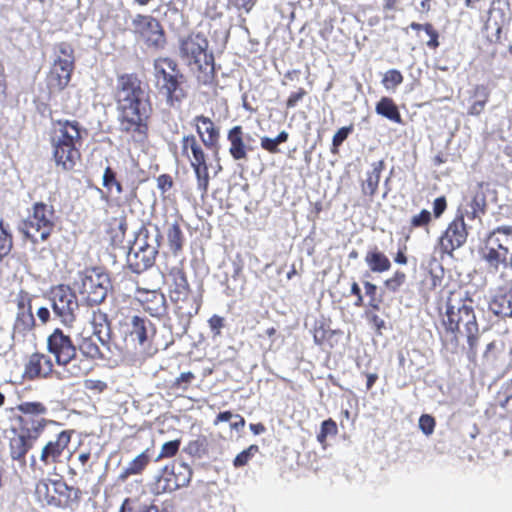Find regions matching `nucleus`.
Returning <instances> with one entry per match:
<instances>
[{
	"instance_id": "nucleus-1",
	"label": "nucleus",
	"mask_w": 512,
	"mask_h": 512,
	"mask_svg": "<svg viewBox=\"0 0 512 512\" xmlns=\"http://www.w3.org/2000/svg\"><path fill=\"white\" fill-rule=\"evenodd\" d=\"M115 99L120 132L130 136L136 144L145 143L149 137L153 106L136 73L118 75Z\"/></svg>"
},
{
	"instance_id": "nucleus-2",
	"label": "nucleus",
	"mask_w": 512,
	"mask_h": 512,
	"mask_svg": "<svg viewBox=\"0 0 512 512\" xmlns=\"http://www.w3.org/2000/svg\"><path fill=\"white\" fill-rule=\"evenodd\" d=\"M15 410L17 427L11 429L9 455L12 460L26 464V455L34 447L46 427L51 422L46 419L47 406L40 401H24Z\"/></svg>"
},
{
	"instance_id": "nucleus-3",
	"label": "nucleus",
	"mask_w": 512,
	"mask_h": 512,
	"mask_svg": "<svg viewBox=\"0 0 512 512\" xmlns=\"http://www.w3.org/2000/svg\"><path fill=\"white\" fill-rule=\"evenodd\" d=\"M86 135L87 129L78 120L52 121L49 142L57 169L71 172L81 163V149Z\"/></svg>"
},
{
	"instance_id": "nucleus-4",
	"label": "nucleus",
	"mask_w": 512,
	"mask_h": 512,
	"mask_svg": "<svg viewBox=\"0 0 512 512\" xmlns=\"http://www.w3.org/2000/svg\"><path fill=\"white\" fill-rule=\"evenodd\" d=\"M47 351L54 357L60 368L57 379L68 380L86 376L93 369L92 363L77 356V346L70 335L60 328H55L47 337Z\"/></svg>"
},
{
	"instance_id": "nucleus-5",
	"label": "nucleus",
	"mask_w": 512,
	"mask_h": 512,
	"mask_svg": "<svg viewBox=\"0 0 512 512\" xmlns=\"http://www.w3.org/2000/svg\"><path fill=\"white\" fill-rule=\"evenodd\" d=\"M442 324L446 336L450 337L452 344L457 345L460 326L463 325L469 348L474 350L478 344L479 327L476 321L474 309L461 293L450 292L446 301V310L442 316Z\"/></svg>"
},
{
	"instance_id": "nucleus-6",
	"label": "nucleus",
	"mask_w": 512,
	"mask_h": 512,
	"mask_svg": "<svg viewBox=\"0 0 512 512\" xmlns=\"http://www.w3.org/2000/svg\"><path fill=\"white\" fill-rule=\"evenodd\" d=\"M179 55L192 69L197 81L211 85L215 81L214 55L209 51V41L202 32L191 31L178 40Z\"/></svg>"
},
{
	"instance_id": "nucleus-7",
	"label": "nucleus",
	"mask_w": 512,
	"mask_h": 512,
	"mask_svg": "<svg viewBox=\"0 0 512 512\" xmlns=\"http://www.w3.org/2000/svg\"><path fill=\"white\" fill-rule=\"evenodd\" d=\"M186 77L176 60L170 57H158L153 61V85L157 94L169 108H180L188 97L185 88Z\"/></svg>"
},
{
	"instance_id": "nucleus-8",
	"label": "nucleus",
	"mask_w": 512,
	"mask_h": 512,
	"mask_svg": "<svg viewBox=\"0 0 512 512\" xmlns=\"http://www.w3.org/2000/svg\"><path fill=\"white\" fill-rule=\"evenodd\" d=\"M478 252L490 273L512 270V227L498 226L487 233Z\"/></svg>"
},
{
	"instance_id": "nucleus-9",
	"label": "nucleus",
	"mask_w": 512,
	"mask_h": 512,
	"mask_svg": "<svg viewBox=\"0 0 512 512\" xmlns=\"http://www.w3.org/2000/svg\"><path fill=\"white\" fill-rule=\"evenodd\" d=\"M35 496L43 505L62 510L78 508L83 497L79 487L68 485L62 478H43L35 486Z\"/></svg>"
},
{
	"instance_id": "nucleus-10",
	"label": "nucleus",
	"mask_w": 512,
	"mask_h": 512,
	"mask_svg": "<svg viewBox=\"0 0 512 512\" xmlns=\"http://www.w3.org/2000/svg\"><path fill=\"white\" fill-rule=\"evenodd\" d=\"M75 69V56L72 45L60 42L54 46L53 61L46 76L50 93H59L68 87Z\"/></svg>"
},
{
	"instance_id": "nucleus-11",
	"label": "nucleus",
	"mask_w": 512,
	"mask_h": 512,
	"mask_svg": "<svg viewBox=\"0 0 512 512\" xmlns=\"http://www.w3.org/2000/svg\"><path fill=\"white\" fill-rule=\"evenodd\" d=\"M55 210L44 202L33 204L20 226L21 233L33 243L46 241L55 228Z\"/></svg>"
},
{
	"instance_id": "nucleus-12",
	"label": "nucleus",
	"mask_w": 512,
	"mask_h": 512,
	"mask_svg": "<svg viewBox=\"0 0 512 512\" xmlns=\"http://www.w3.org/2000/svg\"><path fill=\"white\" fill-rule=\"evenodd\" d=\"M204 146L194 134H186L180 140L181 157L187 160L194 171L197 189L202 195L207 194L209 188V167Z\"/></svg>"
},
{
	"instance_id": "nucleus-13",
	"label": "nucleus",
	"mask_w": 512,
	"mask_h": 512,
	"mask_svg": "<svg viewBox=\"0 0 512 512\" xmlns=\"http://www.w3.org/2000/svg\"><path fill=\"white\" fill-rule=\"evenodd\" d=\"M49 302L56 319L67 328H72L79 310V302L73 289L59 284L50 289Z\"/></svg>"
},
{
	"instance_id": "nucleus-14",
	"label": "nucleus",
	"mask_w": 512,
	"mask_h": 512,
	"mask_svg": "<svg viewBox=\"0 0 512 512\" xmlns=\"http://www.w3.org/2000/svg\"><path fill=\"white\" fill-rule=\"evenodd\" d=\"M131 32L150 49L162 50L167 44L161 22L150 14H136L131 21Z\"/></svg>"
},
{
	"instance_id": "nucleus-15",
	"label": "nucleus",
	"mask_w": 512,
	"mask_h": 512,
	"mask_svg": "<svg viewBox=\"0 0 512 512\" xmlns=\"http://www.w3.org/2000/svg\"><path fill=\"white\" fill-rule=\"evenodd\" d=\"M192 474V469L185 463L177 466L175 464L165 465L152 484V492L159 495L186 487L192 479Z\"/></svg>"
},
{
	"instance_id": "nucleus-16",
	"label": "nucleus",
	"mask_w": 512,
	"mask_h": 512,
	"mask_svg": "<svg viewBox=\"0 0 512 512\" xmlns=\"http://www.w3.org/2000/svg\"><path fill=\"white\" fill-rule=\"evenodd\" d=\"M109 287L110 279L107 274L91 270L81 276L78 290L83 302L93 307L105 301Z\"/></svg>"
},
{
	"instance_id": "nucleus-17",
	"label": "nucleus",
	"mask_w": 512,
	"mask_h": 512,
	"mask_svg": "<svg viewBox=\"0 0 512 512\" xmlns=\"http://www.w3.org/2000/svg\"><path fill=\"white\" fill-rule=\"evenodd\" d=\"M467 237L468 231L464 215H457L438 238L437 249L441 257L444 255L452 257L453 252L466 243Z\"/></svg>"
},
{
	"instance_id": "nucleus-18",
	"label": "nucleus",
	"mask_w": 512,
	"mask_h": 512,
	"mask_svg": "<svg viewBox=\"0 0 512 512\" xmlns=\"http://www.w3.org/2000/svg\"><path fill=\"white\" fill-rule=\"evenodd\" d=\"M74 430H62L54 439L47 441L40 452V461L46 466L56 468L63 463L65 454L68 452Z\"/></svg>"
},
{
	"instance_id": "nucleus-19",
	"label": "nucleus",
	"mask_w": 512,
	"mask_h": 512,
	"mask_svg": "<svg viewBox=\"0 0 512 512\" xmlns=\"http://www.w3.org/2000/svg\"><path fill=\"white\" fill-rule=\"evenodd\" d=\"M191 124L202 145L217 156L220 150V127L210 117L203 114L194 116Z\"/></svg>"
},
{
	"instance_id": "nucleus-20",
	"label": "nucleus",
	"mask_w": 512,
	"mask_h": 512,
	"mask_svg": "<svg viewBox=\"0 0 512 512\" xmlns=\"http://www.w3.org/2000/svg\"><path fill=\"white\" fill-rule=\"evenodd\" d=\"M169 299L176 316L185 322H190L199 313L203 303L202 293L195 292L192 288L185 290V292L174 293Z\"/></svg>"
},
{
	"instance_id": "nucleus-21",
	"label": "nucleus",
	"mask_w": 512,
	"mask_h": 512,
	"mask_svg": "<svg viewBox=\"0 0 512 512\" xmlns=\"http://www.w3.org/2000/svg\"><path fill=\"white\" fill-rule=\"evenodd\" d=\"M60 370L54 369L52 358L42 352L32 353L24 364L23 378L29 381L38 379H49L56 376V372Z\"/></svg>"
},
{
	"instance_id": "nucleus-22",
	"label": "nucleus",
	"mask_w": 512,
	"mask_h": 512,
	"mask_svg": "<svg viewBox=\"0 0 512 512\" xmlns=\"http://www.w3.org/2000/svg\"><path fill=\"white\" fill-rule=\"evenodd\" d=\"M125 326L127 327L126 338L130 339L133 343H138L144 349L150 348L151 340L155 333L154 325L151 321L134 315Z\"/></svg>"
},
{
	"instance_id": "nucleus-23",
	"label": "nucleus",
	"mask_w": 512,
	"mask_h": 512,
	"mask_svg": "<svg viewBox=\"0 0 512 512\" xmlns=\"http://www.w3.org/2000/svg\"><path fill=\"white\" fill-rule=\"evenodd\" d=\"M163 277L167 286L168 297L191 288L183 260L174 266H166Z\"/></svg>"
},
{
	"instance_id": "nucleus-24",
	"label": "nucleus",
	"mask_w": 512,
	"mask_h": 512,
	"mask_svg": "<svg viewBox=\"0 0 512 512\" xmlns=\"http://www.w3.org/2000/svg\"><path fill=\"white\" fill-rule=\"evenodd\" d=\"M156 250L148 244H139L137 239L128 254V262L134 272H141L151 267L155 261Z\"/></svg>"
},
{
	"instance_id": "nucleus-25",
	"label": "nucleus",
	"mask_w": 512,
	"mask_h": 512,
	"mask_svg": "<svg viewBox=\"0 0 512 512\" xmlns=\"http://www.w3.org/2000/svg\"><path fill=\"white\" fill-rule=\"evenodd\" d=\"M135 299L151 316H161L165 311L166 299L163 293L138 287Z\"/></svg>"
},
{
	"instance_id": "nucleus-26",
	"label": "nucleus",
	"mask_w": 512,
	"mask_h": 512,
	"mask_svg": "<svg viewBox=\"0 0 512 512\" xmlns=\"http://www.w3.org/2000/svg\"><path fill=\"white\" fill-rule=\"evenodd\" d=\"M152 461V450L146 448L135 458H133L127 466L120 472L118 480L127 481L131 476L141 475Z\"/></svg>"
},
{
	"instance_id": "nucleus-27",
	"label": "nucleus",
	"mask_w": 512,
	"mask_h": 512,
	"mask_svg": "<svg viewBox=\"0 0 512 512\" xmlns=\"http://www.w3.org/2000/svg\"><path fill=\"white\" fill-rule=\"evenodd\" d=\"M227 140L230 143L229 153L235 161L246 159L248 151L252 150V148L248 147L244 141V132L240 125H236L229 129L227 133Z\"/></svg>"
},
{
	"instance_id": "nucleus-28",
	"label": "nucleus",
	"mask_w": 512,
	"mask_h": 512,
	"mask_svg": "<svg viewBox=\"0 0 512 512\" xmlns=\"http://www.w3.org/2000/svg\"><path fill=\"white\" fill-rule=\"evenodd\" d=\"M90 323L93 328V335L103 345L108 343L110 336V321L108 315L101 309L93 310Z\"/></svg>"
},
{
	"instance_id": "nucleus-29",
	"label": "nucleus",
	"mask_w": 512,
	"mask_h": 512,
	"mask_svg": "<svg viewBox=\"0 0 512 512\" xmlns=\"http://www.w3.org/2000/svg\"><path fill=\"white\" fill-rule=\"evenodd\" d=\"M365 262L369 270L373 273H384L391 268V261L377 246L367 251Z\"/></svg>"
},
{
	"instance_id": "nucleus-30",
	"label": "nucleus",
	"mask_w": 512,
	"mask_h": 512,
	"mask_svg": "<svg viewBox=\"0 0 512 512\" xmlns=\"http://www.w3.org/2000/svg\"><path fill=\"white\" fill-rule=\"evenodd\" d=\"M372 171L367 172L366 179L362 183V192L364 195L373 197L378 190L381 173L385 168L384 160L372 163Z\"/></svg>"
},
{
	"instance_id": "nucleus-31",
	"label": "nucleus",
	"mask_w": 512,
	"mask_h": 512,
	"mask_svg": "<svg viewBox=\"0 0 512 512\" xmlns=\"http://www.w3.org/2000/svg\"><path fill=\"white\" fill-rule=\"evenodd\" d=\"M97 338L92 335L83 337L78 343V349L83 356L81 359H87L89 363L94 360L103 359L104 355L97 343Z\"/></svg>"
},
{
	"instance_id": "nucleus-32",
	"label": "nucleus",
	"mask_w": 512,
	"mask_h": 512,
	"mask_svg": "<svg viewBox=\"0 0 512 512\" xmlns=\"http://www.w3.org/2000/svg\"><path fill=\"white\" fill-rule=\"evenodd\" d=\"M35 327V318L32 310L17 312L13 324V335L24 337Z\"/></svg>"
},
{
	"instance_id": "nucleus-33",
	"label": "nucleus",
	"mask_w": 512,
	"mask_h": 512,
	"mask_svg": "<svg viewBox=\"0 0 512 512\" xmlns=\"http://www.w3.org/2000/svg\"><path fill=\"white\" fill-rule=\"evenodd\" d=\"M469 209L466 210V216L470 220L481 218L486 213V196L481 189V186L474 192L469 203Z\"/></svg>"
},
{
	"instance_id": "nucleus-34",
	"label": "nucleus",
	"mask_w": 512,
	"mask_h": 512,
	"mask_svg": "<svg viewBox=\"0 0 512 512\" xmlns=\"http://www.w3.org/2000/svg\"><path fill=\"white\" fill-rule=\"evenodd\" d=\"M376 113L397 124L402 123L399 109L392 98L382 97L375 107Z\"/></svg>"
},
{
	"instance_id": "nucleus-35",
	"label": "nucleus",
	"mask_w": 512,
	"mask_h": 512,
	"mask_svg": "<svg viewBox=\"0 0 512 512\" xmlns=\"http://www.w3.org/2000/svg\"><path fill=\"white\" fill-rule=\"evenodd\" d=\"M314 343L318 346L326 345L334 335V331L330 328L325 318L316 320L312 328Z\"/></svg>"
},
{
	"instance_id": "nucleus-36",
	"label": "nucleus",
	"mask_w": 512,
	"mask_h": 512,
	"mask_svg": "<svg viewBox=\"0 0 512 512\" xmlns=\"http://www.w3.org/2000/svg\"><path fill=\"white\" fill-rule=\"evenodd\" d=\"M432 222V214L427 209H422L418 214L413 215L409 224L404 229L408 232L406 239H409L410 234L416 229H424L429 231V226Z\"/></svg>"
},
{
	"instance_id": "nucleus-37",
	"label": "nucleus",
	"mask_w": 512,
	"mask_h": 512,
	"mask_svg": "<svg viewBox=\"0 0 512 512\" xmlns=\"http://www.w3.org/2000/svg\"><path fill=\"white\" fill-rule=\"evenodd\" d=\"M474 95L478 96L479 99L470 105L468 114L471 116H478L484 111V108L489 101L490 91L485 85H476L474 88Z\"/></svg>"
},
{
	"instance_id": "nucleus-38",
	"label": "nucleus",
	"mask_w": 512,
	"mask_h": 512,
	"mask_svg": "<svg viewBox=\"0 0 512 512\" xmlns=\"http://www.w3.org/2000/svg\"><path fill=\"white\" fill-rule=\"evenodd\" d=\"M410 28L415 31L424 30L426 35L429 37V40L426 42V46L431 50H436L440 46L439 42V32L434 27V25L430 22L421 24L417 22H412L410 24Z\"/></svg>"
},
{
	"instance_id": "nucleus-39",
	"label": "nucleus",
	"mask_w": 512,
	"mask_h": 512,
	"mask_svg": "<svg viewBox=\"0 0 512 512\" xmlns=\"http://www.w3.org/2000/svg\"><path fill=\"white\" fill-rule=\"evenodd\" d=\"M168 244L171 251L176 255L182 251L185 238L178 223H173L167 231Z\"/></svg>"
},
{
	"instance_id": "nucleus-40",
	"label": "nucleus",
	"mask_w": 512,
	"mask_h": 512,
	"mask_svg": "<svg viewBox=\"0 0 512 512\" xmlns=\"http://www.w3.org/2000/svg\"><path fill=\"white\" fill-rule=\"evenodd\" d=\"M489 310L497 316L511 317L506 293L496 295L489 303Z\"/></svg>"
},
{
	"instance_id": "nucleus-41",
	"label": "nucleus",
	"mask_w": 512,
	"mask_h": 512,
	"mask_svg": "<svg viewBox=\"0 0 512 512\" xmlns=\"http://www.w3.org/2000/svg\"><path fill=\"white\" fill-rule=\"evenodd\" d=\"M354 126L353 124H350L349 126L341 127L337 130V132L334 134L332 138V145H331V153L336 155L339 153V147L342 145V143L348 138V136L353 132Z\"/></svg>"
},
{
	"instance_id": "nucleus-42",
	"label": "nucleus",
	"mask_w": 512,
	"mask_h": 512,
	"mask_svg": "<svg viewBox=\"0 0 512 512\" xmlns=\"http://www.w3.org/2000/svg\"><path fill=\"white\" fill-rule=\"evenodd\" d=\"M404 80L402 73L397 69H390L385 72L382 78V85L387 90H394Z\"/></svg>"
},
{
	"instance_id": "nucleus-43",
	"label": "nucleus",
	"mask_w": 512,
	"mask_h": 512,
	"mask_svg": "<svg viewBox=\"0 0 512 512\" xmlns=\"http://www.w3.org/2000/svg\"><path fill=\"white\" fill-rule=\"evenodd\" d=\"M259 452V447L256 444L250 445L245 450L241 451L233 460V466L240 468L249 463V461Z\"/></svg>"
},
{
	"instance_id": "nucleus-44",
	"label": "nucleus",
	"mask_w": 512,
	"mask_h": 512,
	"mask_svg": "<svg viewBox=\"0 0 512 512\" xmlns=\"http://www.w3.org/2000/svg\"><path fill=\"white\" fill-rule=\"evenodd\" d=\"M103 186L109 191L114 187L117 194H122L124 191L122 184L116 178V172L110 166L104 170Z\"/></svg>"
},
{
	"instance_id": "nucleus-45",
	"label": "nucleus",
	"mask_w": 512,
	"mask_h": 512,
	"mask_svg": "<svg viewBox=\"0 0 512 512\" xmlns=\"http://www.w3.org/2000/svg\"><path fill=\"white\" fill-rule=\"evenodd\" d=\"M181 446V440L175 439L165 442L160 450V453L156 457L155 461H160L165 458H172L177 455Z\"/></svg>"
},
{
	"instance_id": "nucleus-46",
	"label": "nucleus",
	"mask_w": 512,
	"mask_h": 512,
	"mask_svg": "<svg viewBox=\"0 0 512 512\" xmlns=\"http://www.w3.org/2000/svg\"><path fill=\"white\" fill-rule=\"evenodd\" d=\"M337 433L338 427L336 422L332 418H329L322 422L320 432L317 435V440L319 443L324 444L329 435L334 436Z\"/></svg>"
},
{
	"instance_id": "nucleus-47",
	"label": "nucleus",
	"mask_w": 512,
	"mask_h": 512,
	"mask_svg": "<svg viewBox=\"0 0 512 512\" xmlns=\"http://www.w3.org/2000/svg\"><path fill=\"white\" fill-rule=\"evenodd\" d=\"M195 379L196 376L193 372H183L171 383L170 388L173 390L186 391Z\"/></svg>"
},
{
	"instance_id": "nucleus-48",
	"label": "nucleus",
	"mask_w": 512,
	"mask_h": 512,
	"mask_svg": "<svg viewBox=\"0 0 512 512\" xmlns=\"http://www.w3.org/2000/svg\"><path fill=\"white\" fill-rule=\"evenodd\" d=\"M406 281V274L397 270L384 282L385 287L391 292H397Z\"/></svg>"
},
{
	"instance_id": "nucleus-49",
	"label": "nucleus",
	"mask_w": 512,
	"mask_h": 512,
	"mask_svg": "<svg viewBox=\"0 0 512 512\" xmlns=\"http://www.w3.org/2000/svg\"><path fill=\"white\" fill-rule=\"evenodd\" d=\"M258 0H227V7L239 13L252 11Z\"/></svg>"
},
{
	"instance_id": "nucleus-50",
	"label": "nucleus",
	"mask_w": 512,
	"mask_h": 512,
	"mask_svg": "<svg viewBox=\"0 0 512 512\" xmlns=\"http://www.w3.org/2000/svg\"><path fill=\"white\" fill-rule=\"evenodd\" d=\"M435 419L431 415L423 414L419 418V427L425 435H431L435 429Z\"/></svg>"
},
{
	"instance_id": "nucleus-51",
	"label": "nucleus",
	"mask_w": 512,
	"mask_h": 512,
	"mask_svg": "<svg viewBox=\"0 0 512 512\" xmlns=\"http://www.w3.org/2000/svg\"><path fill=\"white\" fill-rule=\"evenodd\" d=\"M208 325L213 337H218L221 335V330L225 326V320L223 317L215 314L208 319Z\"/></svg>"
},
{
	"instance_id": "nucleus-52",
	"label": "nucleus",
	"mask_w": 512,
	"mask_h": 512,
	"mask_svg": "<svg viewBox=\"0 0 512 512\" xmlns=\"http://www.w3.org/2000/svg\"><path fill=\"white\" fill-rule=\"evenodd\" d=\"M17 312L32 310V299L29 293L20 291L17 296Z\"/></svg>"
},
{
	"instance_id": "nucleus-53",
	"label": "nucleus",
	"mask_w": 512,
	"mask_h": 512,
	"mask_svg": "<svg viewBox=\"0 0 512 512\" xmlns=\"http://www.w3.org/2000/svg\"><path fill=\"white\" fill-rule=\"evenodd\" d=\"M156 181H157V188L161 191L162 194L171 190L174 185L173 178L169 174L159 175L157 177Z\"/></svg>"
},
{
	"instance_id": "nucleus-54",
	"label": "nucleus",
	"mask_w": 512,
	"mask_h": 512,
	"mask_svg": "<svg viewBox=\"0 0 512 512\" xmlns=\"http://www.w3.org/2000/svg\"><path fill=\"white\" fill-rule=\"evenodd\" d=\"M261 148L271 154H277L280 152L279 143L276 138L262 137L260 142Z\"/></svg>"
},
{
	"instance_id": "nucleus-55",
	"label": "nucleus",
	"mask_w": 512,
	"mask_h": 512,
	"mask_svg": "<svg viewBox=\"0 0 512 512\" xmlns=\"http://www.w3.org/2000/svg\"><path fill=\"white\" fill-rule=\"evenodd\" d=\"M364 316L378 333H381V330L385 328V321L377 313L364 312Z\"/></svg>"
},
{
	"instance_id": "nucleus-56",
	"label": "nucleus",
	"mask_w": 512,
	"mask_h": 512,
	"mask_svg": "<svg viewBox=\"0 0 512 512\" xmlns=\"http://www.w3.org/2000/svg\"><path fill=\"white\" fill-rule=\"evenodd\" d=\"M306 94L307 91L304 88H299L297 91L292 92L286 100V107L288 109L294 108Z\"/></svg>"
},
{
	"instance_id": "nucleus-57",
	"label": "nucleus",
	"mask_w": 512,
	"mask_h": 512,
	"mask_svg": "<svg viewBox=\"0 0 512 512\" xmlns=\"http://www.w3.org/2000/svg\"><path fill=\"white\" fill-rule=\"evenodd\" d=\"M85 388L90 391L102 393L108 388V385L102 380L89 379L85 381Z\"/></svg>"
},
{
	"instance_id": "nucleus-58",
	"label": "nucleus",
	"mask_w": 512,
	"mask_h": 512,
	"mask_svg": "<svg viewBox=\"0 0 512 512\" xmlns=\"http://www.w3.org/2000/svg\"><path fill=\"white\" fill-rule=\"evenodd\" d=\"M447 208V201L445 196L436 198L433 202V215L435 218H439Z\"/></svg>"
},
{
	"instance_id": "nucleus-59",
	"label": "nucleus",
	"mask_w": 512,
	"mask_h": 512,
	"mask_svg": "<svg viewBox=\"0 0 512 512\" xmlns=\"http://www.w3.org/2000/svg\"><path fill=\"white\" fill-rule=\"evenodd\" d=\"M350 294L355 296V298H356L353 303L355 307H361L364 305V298L361 293V289H360L358 283L355 281L351 284Z\"/></svg>"
},
{
	"instance_id": "nucleus-60",
	"label": "nucleus",
	"mask_w": 512,
	"mask_h": 512,
	"mask_svg": "<svg viewBox=\"0 0 512 512\" xmlns=\"http://www.w3.org/2000/svg\"><path fill=\"white\" fill-rule=\"evenodd\" d=\"M7 76L5 73V67L0 61V100L6 97L7 94Z\"/></svg>"
},
{
	"instance_id": "nucleus-61",
	"label": "nucleus",
	"mask_w": 512,
	"mask_h": 512,
	"mask_svg": "<svg viewBox=\"0 0 512 512\" xmlns=\"http://www.w3.org/2000/svg\"><path fill=\"white\" fill-rule=\"evenodd\" d=\"M363 286L365 294L368 298L377 296L378 287L374 283L370 281H364Z\"/></svg>"
},
{
	"instance_id": "nucleus-62",
	"label": "nucleus",
	"mask_w": 512,
	"mask_h": 512,
	"mask_svg": "<svg viewBox=\"0 0 512 512\" xmlns=\"http://www.w3.org/2000/svg\"><path fill=\"white\" fill-rule=\"evenodd\" d=\"M394 262L400 265H406L408 262V258L406 255V246L399 249L394 257Z\"/></svg>"
},
{
	"instance_id": "nucleus-63",
	"label": "nucleus",
	"mask_w": 512,
	"mask_h": 512,
	"mask_svg": "<svg viewBox=\"0 0 512 512\" xmlns=\"http://www.w3.org/2000/svg\"><path fill=\"white\" fill-rule=\"evenodd\" d=\"M37 317L42 322V324H46L50 320V311L47 307H40L37 312Z\"/></svg>"
},
{
	"instance_id": "nucleus-64",
	"label": "nucleus",
	"mask_w": 512,
	"mask_h": 512,
	"mask_svg": "<svg viewBox=\"0 0 512 512\" xmlns=\"http://www.w3.org/2000/svg\"><path fill=\"white\" fill-rule=\"evenodd\" d=\"M234 416H235V415H233L231 411H224V412H220V413L216 416V418H215V420H214L213 424H214V425H218L220 422L230 421Z\"/></svg>"
}]
</instances>
